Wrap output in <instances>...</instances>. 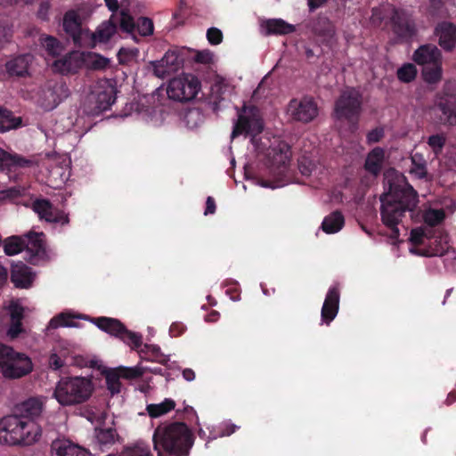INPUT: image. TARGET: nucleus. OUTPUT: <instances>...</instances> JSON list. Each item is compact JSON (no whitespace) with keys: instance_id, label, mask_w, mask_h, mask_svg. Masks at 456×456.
I'll return each instance as SVG.
<instances>
[{"instance_id":"obj_50","label":"nucleus","mask_w":456,"mask_h":456,"mask_svg":"<svg viewBox=\"0 0 456 456\" xmlns=\"http://www.w3.org/2000/svg\"><path fill=\"white\" fill-rule=\"evenodd\" d=\"M90 66L93 69L102 70L110 65V60L97 53L90 54Z\"/></svg>"},{"instance_id":"obj_19","label":"nucleus","mask_w":456,"mask_h":456,"mask_svg":"<svg viewBox=\"0 0 456 456\" xmlns=\"http://www.w3.org/2000/svg\"><path fill=\"white\" fill-rule=\"evenodd\" d=\"M32 209L38 215L40 219L49 223L66 224L69 221L68 215L54 208L47 199H37L32 204Z\"/></svg>"},{"instance_id":"obj_8","label":"nucleus","mask_w":456,"mask_h":456,"mask_svg":"<svg viewBox=\"0 0 456 456\" xmlns=\"http://www.w3.org/2000/svg\"><path fill=\"white\" fill-rule=\"evenodd\" d=\"M362 110V94L355 87L343 90L335 102L334 115L339 121H346L351 132L358 129Z\"/></svg>"},{"instance_id":"obj_53","label":"nucleus","mask_w":456,"mask_h":456,"mask_svg":"<svg viewBox=\"0 0 456 456\" xmlns=\"http://www.w3.org/2000/svg\"><path fill=\"white\" fill-rule=\"evenodd\" d=\"M24 331L25 330L22 327V322L11 321L10 326L7 330V336L11 339H15Z\"/></svg>"},{"instance_id":"obj_3","label":"nucleus","mask_w":456,"mask_h":456,"mask_svg":"<svg viewBox=\"0 0 456 456\" xmlns=\"http://www.w3.org/2000/svg\"><path fill=\"white\" fill-rule=\"evenodd\" d=\"M101 330L122 340L132 349L137 350L142 360L166 364L168 358L155 345H142V335L129 330L119 320L111 317H96L92 319Z\"/></svg>"},{"instance_id":"obj_58","label":"nucleus","mask_w":456,"mask_h":456,"mask_svg":"<svg viewBox=\"0 0 456 456\" xmlns=\"http://www.w3.org/2000/svg\"><path fill=\"white\" fill-rule=\"evenodd\" d=\"M239 428V427H237L236 425L232 424V423H230V422H226V423H224L222 428H221V430H220V433H219V436H231L232 434H233L237 429Z\"/></svg>"},{"instance_id":"obj_63","label":"nucleus","mask_w":456,"mask_h":456,"mask_svg":"<svg viewBox=\"0 0 456 456\" xmlns=\"http://www.w3.org/2000/svg\"><path fill=\"white\" fill-rule=\"evenodd\" d=\"M12 351V347L5 346L0 343V371L3 369V362H4L5 357L8 355V353Z\"/></svg>"},{"instance_id":"obj_2","label":"nucleus","mask_w":456,"mask_h":456,"mask_svg":"<svg viewBox=\"0 0 456 456\" xmlns=\"http://www.w3.org/2000/svg\"><path fill=\"white\" fill-rule=\"evenodd\" d=\"M194 440L191 429L182 421L159 425L152 436L158 456H189Z\"/></svg>"},{"instance_id":"obj_61","label":"nucleus","mask_w":456,"mask_h":456,"mask_svg":"<svg viewBox=\"0 0 456 456\" xmlns=\"http://www.w3.org/2000/svg\"><path fill=\"white\" fill-rule=\"evenodd\" d=\"M23 319V308L15 306L11 310V321L22 322Z\"/></svg>"},{"instance_id":"obj_45","label":"nucleus","mask_w":456,"mask_h":456,"mask_svg":"<svg viewBox=\"0 0 456 456\" xmlns=\"http://www.w3.org/2000/svg\"><path fill=\"white\" fill-rule=\"evenodd\" d=\"M432 230L428 227H417L411 231L410 240L416 246L422 245L424 243V238H430Z\"/></svg>"},{"instance_id":"obj_49","label":"nucleus","mask_w":456,"mask_h":456,"mask_svg":"<svg viewBox=\"0 0 456 456\" xmlns=\"http://www.w3.org/2000/svg\"><path fill=\"white\" fill-rule=\"evenodd\" d=\"M123 456H153L148 445L137 444L133 447L126 449Z\"/></svg>"},{"instance_id":"obj_32","label":"nucleus","mask_w":456,"mask_h":456,"mask_svg":"<svg viewBox=\"0 0 456 456\" xmlns=\"http://www.w3.org/2000/svg\"><path fill=\"white\" fill-rule=\"evenodd\" d=\"M43 401L37 397H30L22 403L20 406L21 414L28 419L34 420L35 418L40 416L43 411Z\"/></svg>"},{"instance_id":"obj_42","label":"nucleus","mask_w":456,"mask_h":456,"mask_svg":"<svg viewBox=\"0 0 456 456\" xmlns=\"http://www.w3.org/2000/svg\"><path fill=\"white\" fill-rule=\"evenodd\" d=\"M26 194L24 186L16 185L0 191V201H14Z\"/></svg>"},{"instance_id":"obj_31","label":"nucleus","mask_w":456,"mask_h":456,"mask_svg":"<svg viewBox=\"0 0 456 456\" xmlns=\"http://www.w3.org/2000/svg\"><path fill=\"white\" fill-rule=\"evenodd\" d=\"M116 101V88L112 86H107L102 91L97 93L95 104L99 111H104Z\"/></svg>"},{"instance_id":"obj_25","label":"nucleus","mask_w":456,"mask_h":456,"mask_svg":"<svg viewBox=\"0 0 456 456\" xmlns=\"http://www.w3.org/2000/svg\"><path fill=\"white\" fill-rule=\"evenodd\" d=\"M51 451L56 456H91V453L69 440H54Z\"/></svg>"},{"instance_id":"obj_30","label":"nucleus","mask_w":456,"mask_h":456,"mask_svg":"<svg viewBox=\"0 0 456 456\" xmlns=\"http://www.w3.org/2000/svg\"><path fill=\"white\" fill-rule=\"evenodd\" d=\"M273 164L277 166L278 168L285 170L289 165L291 159L290 146L288 143L281 142L278 144L277 148L273 149Z\"/></svg>"},{"instance_id":"obj_14","label":"nucleus","mask_w":456,"mask_h":456,"mask_svg":"<svg viewBox=\"0 0 456 456\" xmlns=\"http://www.w3.org/2000/svg\"><path fill=\"white\" fill-rule=\"evenodd\" d=\"M35 164L33 159L6 151L0 147V172L5 173L10 179L16 180L23 170L32 167Z\"/></svg>"},{"instance_id":"obj_15","label":"nucleus","mask_w":456,"mask_h":456,"mask_svg":"<svg viewBox=\"0 0 456 456\" xmlns=\"http://www.w3.org/2000/svg\"><path fill=\"white\" fill-rule=\"evenodd\" d=\"M25 260L37 265L45 262L48 256L46 251L45 235L43 232H30L24 236Z\"/></svg>"},{"instance_id":"obj_57","label":"nucleus","mask_w":456,"mask_h":456,"mask_svg":"<svg viewBox=\"0 0 456 456\" xmlns=\"http://www.w3.org/2000/svg\"><path fill=\"white\" fill-rule=\"evenodd\" d=\"M64 365L63 360L56 354H52L49 357V366L51 369L57 370Z\"/></svg>"},{"instance_id":"obj_48","label":"nucleus","mask_w":456,"mask_h":456,"mask_svg":"<svg viewBox=\"0 0 456 456\" xmlns=\"http://www.w3.org/2000/svg\"><path fill=\"white\" fill-rule=\"evenodd\" d=\"M119 375L126 379H135L142 377L144 374L143 366L136 367H118Z\"/></svg>"},{"instance_id":"obj_36","label":"nucleus","mask_w":456,"mask_h":456,"mask_svg":"<svg viewBox=\"0 0 456 456\" xmlns=\"http://www.w3.org/2000/svg\"><path fill=\"white\" fill-rule=\"evenodd\" d=\"M133 28L129 34L134 37V32H137L142 37H148L153 34L154 25L151 19L147 17H139L135 21L133 19Z\"/></svg>"},{"instance_id":"obj_17","label":"nucleus","mask_w":456,"mask_h":456,"mask_svg":"<svg viewBox=\"0 0 456 456\" xmlns=\"http://www.w3.org/2000/svg\"><path fill=\"white\" fill-rule=\"evenodd\" d=\"M288 113L296 121L309 123L318 115V108L312 97L294 98L289 102Z\"/></svg>"},{"instance_id":"obj_26","label":"nucleus","mask_w":456,"mask_h":456,"mask_svg":"<svg viewBox=\"0 0 456 456\" xmlns=\"http://www.w3.org/2000/svg\"><path fill=\"white\" fill-rule=\"evenodd\" d=\"M261 28L265 30V36H284L296 31L294 25L288 23L282 19L265 20L261 23Z\"/></svg>"},{"instance_id":"obj_38","label":"nucleus","mask_w":456,"mask_h":456,"mask_svg":"<svg viewBox=\"0 0 456 456\" xmlns=\"http://www.w3.org/2000/svg\"><path fill=\"white\" fill-rule=\"evenodd\" d=\"M411 173L414 174L418 178L423 179L428 177L427 161L420 153H414L411 157Z\"/></svg>"},{"instance_id":"obj_29","label":"nucleus","mask_w":456,"mask_h":456,"mask_svg":"<svg viewBox=\"0 0 456 456\" xmlns=\"http://www.w3.org/2000/svg\"><path fill=\"white\" fill-rule=\"evenodd\" d=\"M345 224L343 214L335 210L324 217L322 223V229L327 234H332L339 232Z\"/></svg>"},{"instance_id":"obj_9","label":"nucleus","mask_w":456,"mask_h":456,"mask_svg":"<svg viewBox=\"0 0 456 456\" xmlns=\"http://www.w3.org/2000/svg\"><path fill=\"white\" fill-rule=\"evenodd\" d=\"M133 16L128 11L122 10L118 14H112L109 20L102 22L91 37V45L106 43L117 32L118 28L123 32H131Z\"/></svg>"},{"instance_id":"obj_24","label":"nucleus","mask_w":456,"mask_h":456,"mask_svg":"<svg viewBox=\"0 0 456 456\" xmlns=\"http://www.w3.org/2000/svg\"><path fill=\"white\" fill-rule=\"evenodd\" d=\"M33 279L34 273L31 268L22 262L12 265L11 281L17 288H28L32 284Z\"/></svg>"},{"instance_id":"obj_64","label":"nucleus","mask_w":456,"mask_h":456,"mask_svg":"<svg viewBox=\"0 0 456 456\" xmlns=\"http://www.w3.org/2000/svg\"><path fill=\"white\" fill-rule=\"evenodd\" d=\"M183 377L186 381H192L195 379V372L190 368H186L183 370Z\"/></svg>"},{"instance_id":"obj_43","label":"nucleus","mask_w":456,"mask_h":456,"mask_svg":"<svg viewBox=\"0 0 456 456\" xmlns=\"http://www.w3.org/2000/svg\"><path fill=\"white\" fill-rule=\"evenodd\" d=\"M73 316L66 314L61 313L51 319L48 324V329H57L59 327H74L76 326L73 322Z\"/></svg>"},{"instance_id":"obj_39","label":"nucleus","mask_w":456,"mask_h":456,"mask_svg":"<svg viewBox=\"0 0 456 456\" xmlns=\"http://www.w3.org/2000/svg\"><path fill=\"white\" fill-rule=\"evenodd\" d=\"M4 253L13 256L24 250V237L12 236L4 241Z\"/></svg>"},{"instance_id":"obj_51","label":"nucleus","mask_w":456,"mask_h":456,"mask_svg":"<svg viewBox=\"0 0 456 456\" xmlns=\"http://www.w3.org/2000/svg\"><path fill=\"white\" fill-rule=\"evenodd\" d=\"M78 41H74L75 45L79 47H86V48H94L95 45H91V37H93L94 33H92L88 29L81 28V35Z\"/></svg>"},{"instance_id":"obj_18","label":"nucleus","mask_w":456,"mask_h":456,"mask_svg":"<svg viewBox=\"0 0 456 456\" xmlns=\"http://www.w3.org/2000/svg\"><path fill=\"white\" fill-rule=\"evenodd\" d=\"M183 58L177 50H169L159 61H151L153 73L157 77L165 78L178 71L183 66Z\"/></svg>"},{"instance_id":"obj_13","label":"nucleus","mask_w":456,"mask_h":456,"mask_svg":"<svg viewBox=\"0 0 456 456\" xmlns=\"http://www.w3.org/2000/svg\"><path fill=\"white\" fill-rule=\"evenodd\" d=\"M3 363L0 375L9 379L24 377L33 370L31 360L26 354L17 353L12 348Z\"/></svg>"},{"instance_id":"obj_41","label":"nucleus","mask_w":456,"mask_h":456,"mask_svg":"<svg viewBox=\"0 0 456 456\" xmlns=\"http://www.w3.org/2000/svg\"><path fill=\"white\" fill-rule=\"evenodd\" d=\"M417 68L412 63H405L397 69V78L403 83H411L417 77Z\"/></svg>"},{"instance_id":"obj_27","label":"nucleus","mask_w":456,"mask_h":456,"mask_svg":"<svg viewBox=\"0 0 456 456\" xmlns=\"http://www.w3.org/2000/svg\"><path fill=\"white\" fill-rule=\"evenodd\" d=\"M385 159V151L380 147L371 150L366 158L364 168L367 172L377 175L380 173Z\"/></svg>"},{"instance_id":"obj_62","label":"nucleus","mask_w":456,"mask_h":456,"mask_svg":"<svg viewBox=\"0 0 456 456\" xmlns=\"http://www.w3.org/2000/svg\"><path fill=\"white\" fill-rule=\"evenodd\" d=\"M49 8H50V5L47 1H45V0L41 1L40 6H39V9L37 12L38 17L42 20H46Z\"/></svg>"},{"instance_id":"obj_5","label":"nucleus","mask_w":456,"mask_h":456,"mask_svg":"<svg viewBox=\"0 0 456 456\" xmlns=\"http://www.w3.org/2000/svg\"><path fill=\"white\" fill-rule=\"evenodd\" d=\"M93 391L94 384L90 379L67 377L57 382L53 396L61 406H75L86 403Z\"/></svg>"},{"instance_id":"obj_54","label":"nucleus","mask_w":456,"mask_h":456,"mask_svg":"<svg viewBox=\"0 0 456 456\" xmlns=\"http://www.w3.org/2000/svg\"><path fill=\"white\" fill-rule=\"evenodd\" d=\"M193 60L198 63L209 64L213 61V54L210 51L208 50L198 51L195 53Z\"/></svg>"},{"instance_id":"obj_40","label":"nucleus","mask_w":456,"mask_h":456,"mask_svg":"<svg viewBox=\"0 0 456 456\" xmlns=\"http://www.w3.org/2000/svg\"><path fill=\"white\" fill-rule=\"evenodd\" d=\"M118 368L110 370L106 372L105 379L108 389L110 391L112 395L118 394L120 392L121 383L120 379L121 375H119Z\"/></svg>"},{"instance_id":"obj_11","label":"nucleus","mask_w":456,"mask_h":456,"mask_svg":"<svg viewBox=\"0 0 456 456\" xmlns=\"http://www.w3.org/2000/svg\"><path fill=\"white\" fill-rule=\"evenodd\" d=\"M200 89V81L192 74L172 78L167 86V95L177 102H189L196 97Z\"/></svg>"},{"instance_id":"obj_28","label":"nucleus","mask_w":456,"mask_h":456,"mask_svg":"<svg viewBox=\"0 0 456 456\" xmlns=\"http://www.w3.org/2000/svg\"><path fill=\"white\" fill-rule=\"evenodd\" d=\"M63 28L65 32L72 37L73 42L79 40L82 24L75 12L69 11L65 13L63 18Z\"/></svg>"},{"instance_id":"obj_1","label":"nucleus","mask_w":456,"mask_h":456,"mask_svg":"<svg viewBox=\"0 0 456 456\" xmlns=\"http://www.w3.org/2000/svg\"><path fill=\"white\" fill-rule=\"evenodd\" d=\"M387 191L381 195L382 223L390 230V238L400 235L398 224L406 212H412L419 202L418 192L403 175L387 177Z\"/></svg>"},{"instance_id":"obj_52","label":"nucleus","mask_w":456,"mask_h":456,"mask_svg":"<svg viewBox=\"0 0 456 456\" xmlns=\"http://www.w3.org/2000/svg\"><path fill=\"white\" fill-rule=\"evenodd\" d=\"M207 38L213 45H219L223 41V33L217 28H210L207 31Z\"/></svg>"},{"instance_id":"obj_60","label":"nucleus","mask_w":456,"mask_h":456,"mask_svg":"<svg viewBox=\"0 0 456 456\" xmlns=\"http://www.w3.org/2000/svg\"><path fill=\"white\" fill-rule=\"evenodd\" d=\"M216 209V201H215L214 198L211 196H208L206 200V208H205L204 215L205 216L213 215V214H215Z\"/></svg>"},{"instance_id":"obj_55","label":"nucleus","mask_w":456,"mask_h":456,"mask_svg":"<svg viewBox=\"0 0 456 456\" xmlns=\"http://www.w3.org/2000/svg\"><path fill=\"white\" fill-rule=\"evenodd\" d=\"M384 137L383 128L377 127L372 129L367 134L368 143H374L379 142Z\"/></svg>"},{"instance_id":"obj_44","label":"nucleus","mask_w":456,"mask_h":456,"mask_svg":"<svg viewBox=\"0 0 456 456\" xmlns=\"http://www.w3.org/2000/svg\"><path fill=\"white\" fill-rule=\"evenodd\" d=\"M42 45L47 53L53 57L60 55L62 50L60 42L51 36H47L42 39Z\"/></svg>"},{"instance_id":"obj_46","label":"nucleus","mask_w":456,"mask_h":456,"mask_svg":"<svg viewBox=\"0 0 456 456\" xmlns=\"http://www.w3.org/2000/svg\"><path fill=\"white\" fill-rule=\"evenodd\" d=\"M53 96V106L56 107L63 98L68 96L69 89L64 83H55L53 88L49 89Z\"/></svg>"},{"instance_id":"obj_10","label":"nucleus","mask_w":456,"mask_h":456,"mask_svg":"<svg viewBox=\"0 0 456 456\" xmlns=\"http://www.w3.org/2000/svg\"><path fill=\"white\" fill-rule=\"evenodd\" d=\"M394 40L397 44H407L417 36L414 20L404 10L394 9L389 20Z\"/></svg>"},{"instance_id":"obj_22","label":"nucleus","mask_w":456,"mask_h":456,"mask_svg":"<svg viewBox=\"0 0 456 456\" xmlns=\"http://www.w3.org/2000/svg\"><path fill=\"white\" fill-rule=\"evenodd\" d=\"M435 34L438 37V44L445 52H452L456 46V25L443 21L437 24Z\"/></svg>"},{"instance_id":"obj_4","label":"nucleus","mask_w":456,"mask_h":456,"mask_svg":"<svg viewBox=\"0 0 456 456\" xmlns=\"http://www.w3.org/2000/svg\"><path fill=\"white\" fill-rule=\"evenodd\" d=\"M40 436L37 424L24 416L7 415L0 419V444L30 445Z\"/></svg>"},{"instance_id":"obj_37","label":"nucleus","mask_w":456,"mask_h":456,"mask_svg":"<svg viewBox=\"0 0 456 456\" xmlns=\"http://www.w3.org/2000/svg\"><path fill=\"white\" fill-rule=\"evenodd\" d=\"M94 431L98 443L102 446L114 444L118 436L114 428H95Z\"/></svg>"},{"instance_id":"obj_33","label":"nucleus","mask_w":456,"mask_h":456,"mask_svg":"<svg viewBox=\"0 0 456 456\" xmlns=\"http://www.w3.org/2000/svg\"><path fill=\"white\" fill-rule=\"evenodd\" d=\"M20 124V118L14 117L12 111L0 106V133L17 128Z\"/></svg>"},{"instance_id":"obj_21","label":"nucleus","mask_w":456,"mask_h":456,"mask_svg":"<svg viewBox=\"0 0 456 456\" xmlns=\"http://www.w3.org/2000/svg\"><path fill=\"white\" fill-rule=\"evenodd\" d=\"M311 32L316 37L317 40L322 45H330L335 36V27L329 18L318 16L309 24Z\"/></svg>"},{"instance_id":"obj_59","label":"nucleus","mask_w":456,"mask_h":456,"mask_svg":"<svg viewBox=\"0 0 456 456\" xmlns=\"http://www.w3.org/2000/svg\"><path fill=\"white\" fill-rule=\"evenodd\" d=\"M185 329L186 328L183 323L174 322L170 326L169 333L172 337H178V336H181L184 332Z\"/></svg>"},{"instance_id":"obj_12","label":"nucleus","mask_w":456,"mask_h":456,"mask_svg":"<svg viewBox=\"0 0 456 456\" xmlns=\"http://www.w3.org/2000/svg\"><path fill=\"white\" fill-rule=\"evenodd\" d=\"M263 128L259 110L256 106H244L238 112V120L234 124L232 137L234 138L242 134L256 136L262 133Z\"/></svg>"},{"instance_id":"obj_23","label":"nucleus","mask_w":456,"mask_h":456,"mask_svg":"<svg viewBox=\"0 0 456 456\" xmlns=\"http://www.w3.org/2000/svg\"><path fill=\"white\" fill-rule=\"evenodd\" d=\"M84 53L72 52L63 58L56 60L53 66L62 74H74L84 65Z\"/></svg>"},{"instance_id":"obj_20","label":"nucleus","mask_w":456,"mask_h":456,"mask_svg":"<svg viewBox=\"0 0 456 456\" xmlns=\"http://www.w3.org/2000/svg\"><path fill=\"white\" fill-rule=\"evenodd\" d=\"M340 290L338 285L331 286L325 297L321 311L322 322L326 325L335 319L339 309Z\"/></svg>"},{"instance_id":"obj_56","label":"nucleus","mask_w":456,"mask_h":456,"mask_svg":"<svg viewBox=\"0 0 456 456\" xmlns=\"http://www.w3.org/2000/svg\"><path fill=\"white\" fill-rule=\"evenodd\" d=\"M12 37V32L9 27L3 25L0 22V49H2L5 43L9 42Z\"/></svg>"},{"instance_id":"obj_34","label":"nucleus","mask_w":456,"mask_h":456,"mask_svg":"<svg viewBox=\"0 0 456 456\" xmlns=\"http://www.w3.org/2000/svg\"><path fill=\"white\" fill-rule=\"evenodd\" d=\"M175 403L173 399L166 398L160 403H151L147 405L146 411L150 417L159 418L164 414H167L170 411L174 410Z\"/></svg>"},{"instance_id":"obj_35","label":"nucleus","mask_w":456,"mask_h":456,"mask_svg":"<svg viewBox=\"0 0 456 456\" xmlns=\"http://www.w3.org/2000/svg\"><path fill=\"white\" fill-rule=\"evenodd\" d=\"M446 217L445 211L443 208H429L425 210L423 214L424 224L427 225L426 227L430 230L436 225H439L444 222Z\"/></svg>"},{"instance_id":"obj_6","label":"nucleus","mask_w":456,"mask_h":456,"mask_svg":"<svg viewBox=\"0 0 456 456\" xmlns=\"http://www.w3.org/2000/svg\"><path fill=\"white\" fill-rule=\"evenodd\" d=\"M428 114L436 125L456 126V82L448 80L436 93Z\"/></svg>"},{"instance_id":"obj_47","label":"nucleus","mask_w":456,"mask_h":456,"mask_svg":"<svg viewBox=\"0 0 456 456\" xmlns=\"http://www.w3.org/2000/svg\"><path fill=\"white\" fill-rule=\"evenodd\" d=\"M428 144L436 156L442 153L446 142V137L443 134H432L428 138Z\"/></svg>"},{"instance_id":"obj_7","label":"nucleus","mask_w":456,"mask_h":456,"mask_svg":"<svg viewBox=\"0 0 456 456\" xmlns=\"http://www.w3.org/2000/svg\"><path fill=\"white\" fill-rule=\"evenodd\" d=\"M415 63L422 66L421 76L428 85L438 84L443 77V56L441 51L433 44L419 46L412 54Z\"/></svg>"},{"instance_id":"obj_16","label":"nucleus","mask_w":456,"mask_h":456,"mask_svg":"<svg viewBox=\"0 0 456 456\" xmlns=\"http://www.w3.org/2000/svg\"><path fill=\"white\" fill-rule=\"evenodd\" d=\"M34 59L29 53L10 55L4 65V72L12 79L30 77Z\"/></svg>"}]
</instances>
